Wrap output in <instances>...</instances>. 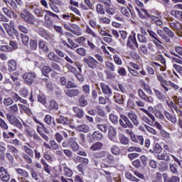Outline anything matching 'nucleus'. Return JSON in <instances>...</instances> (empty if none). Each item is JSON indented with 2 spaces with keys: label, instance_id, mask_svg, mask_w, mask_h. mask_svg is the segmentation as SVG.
Segmentation results:
<instances>
[{
  "label": "nucleus",
  "instance_id": "obj_8",
  "mask_svg": "<svg viewBox=\"0 0 182 182\" xmlns=\"http://www.w3.org/2000/svg\"><path fill=\"white\" fill-rule=\"evenodd\" d=\"M127 48L132 50H135L136 48H139V43L136 38V33H133L128 36L127 40Z\"/></svg>",
  "mask_w": 182,
  "mask_h": 182
},
{
  "label": "nucleus",
  "instance_id": "obj_43",
  "mask_svg": "<svg viewBox=\"0 0 182 182\" xmlns=\"http://www.w3.org/2000/svg\"><path fill=\"white\" fill-rule=\"evenodd\" d=\"M136 10L137 11L138 14L140 15L141 17H146V18H151V16L148 12L147 10L144 9H141V10L138 8H136Z\"/></svg>",
  "mask_w": 182,
  "mask_h": 182
},
{
  "label": "nucleus",
  "instance_id": "obj_38",
  "mask_svg": "<svg viewBox=\"0 0 182 182\" xmlns=\"http://www.w3.org/2000/svg\"><path fill=\"white\" fill-rule=\"evenodd\" d=\"M88 105V101L85 98V96L84 95H80V97L78 98V105L80 107H85Z\"/></svg>",
  "mask_w": 182,
  "mask_h": 182
},
{
  "label": "nucleus",
  "instance_id": "obj_42",
  "mask_svg": "<svg viewBox=\"0 0 182 182\" xmlns=\"http://www.w3.org/2000/svg\"><path fill=\"white\" fill-rule=\"evenodd\" d=\"M28 45L31 50L35 51L38 49V42L35 39H30Z\"/></svg>",
  "mask_w": 182,
  "mask_h": 182
},
{
  "label": "nucleus",
  "instance_id": "obj_60",
  "mask_svg": "<svg viewBox=\"0 0 182 182\" xmlns=\"http://www.w3.org/2000/svg\"><path fill=\"white\" fill-rule=\"evenodd\" d=\"M107 155V151H100L98 152H96L94 154V157L95 159H102L105 157Z\"/></svg>",
  "mask_w": 182,
  "mask_h": 182
},
{
  "label": "nucleus",
  "instance_id": "obj_51",
  "mask_svg": "<svg viewBox=\"0 0 182 182\" xmlns=\"http://www.w3.org/2000/svg\"><path fill=\"white\" fill-rule=\"evenodd\" d=\"M96 128L102 131V132H107L108 130L109 126L107 125V124L102 122V124H96Z\"/></svg>",
  "mask_w": 182,
  "mask_h": 182
},
{
  "label": "nucleus",
  "instance_id": "obj_5",
  "mask_svg": "<svg viewBox=\"0 0 182 182\" xmlns=\"http://www.w3.org/2000/svg\"><path fill=\"white\" fill-rule=\"evenodd\" d=\"M83 62L86 63L87 66L92 70L99 69V61L95 60V58L92 56L84 58Z\"/></svg>",
  "mask_w": 182,
  "mask_h": 182
},
{
  "label": "nucleus",
  "instance_id": "obj_7",
  "mask_svg": "<svg viewBox=\"0 0 182 182\" xmlns=\"http://www.w3.org/2000/svg\"><path fill=\"white\" fill-rule=\"evenodd\" d=\"M147 32L151 38V39H153V43L154 44V46L158 48L159 50H163L164 48V46H162L161 44H163V43L161 41V40L159 39L158 35L155 33V31H154L153 30H150L148 29Z\"/></svg>",
  "mask_w": 182,
  "mask_h": 182
},
{
  "label": "nucleus",
  "instance_id": "obj_48",
  "mask_svg": "<svg viewBox=\"0 0 182 182\" xmlns=\"http://www.w3.org/2000/svg\"><path fill=\"white\" fill-rule=\"evenodd\" d=\"M45 23H46V26L47 28H48L49 29H50V28L53 27V21L50 19V18L48 16V14H45Z\"/></svg>",
  "mask_w": 182,
  "mask_h": 182
},
{
  "label": "nucleus",
  "instance_id": "obj_16",
  "mask_svg": "<svg viewBox=\"0 0 182 182\" xmlns=\"http://www.w3.org/2000/svg\"><path fill=\"white\" fill-rule=\"evenodd\" d=\"M44 122L48 125V126H51V124H53V127L54 129H59V128H62L61 126H58V124L55 122V119L53 117H52L50 116V114H46L45 118H44Z\"/></svg>",
  "mask_w": 182,
  "mask_h": 182
},
{
  "label": "nucleus",
  "instance_id": "obj_1",
  "mask_svg": "<svg viewBox=\"0 0 182 182\" xmlns=\"http://www.w3.org/2000/svg\"><path fill=\"white\" fill-rule=\"evenodd\" d=\"M33 120L38 124L39 125L36 126V130L38 133V135L41 136L46 141L50 140L49 136L47 134H49L50 132L48 128L36 118V117H33Z\"/></svg>",
  "mask_w": 182,
  "mask_h": 182
},
{
  "label": "nucleus",
  "instance_id": "obj_61",
  "mask_svg": "<svg viewBox=\"0 0 182 182\" xmlns=\"http://www.w3.org/2000/svg\"><path fill=\"white\" fill-rule=\"evenodd\" d=\"M137 40L139 43H147L148 39L146 36L140 35V33L137 34Z\"/></svg>",
  "mask_w": 182,
  "mask_h": 182
},
{
  "label": "nucleus",
  "instance_id": "obj_40",
  "mask_svg": "<svg viewBox=\"0 0 182 182\" xmlns=\"http://www.w3.org/2000/svg\"><path fill=\"white\" fill-rule=\"evenodd\" d=\"M170 15L174 16L178 21H181L182 19V11L178 10H171L170 11Z\"/></svg>",
  "mask_w": 182,
  "mask_h": 182
},
{
  "label": "nucleus",
  "instance_id": "obj_6",
  "mask_svg": "<svg viewBox=\"0 0 182 182\" xmlns=\"http://www.w3.org/2000/svg\"><path fill=\"white\" fill-rule=\"evenodd\" d=\"M62 146L63 148L70 147L73 152L78 151L80 149L79 144L73 138H70V139L63 141Z\"/></svg>",
  "mask_w": 182,
  "mask_h": 182
},
{
  "label": "nucleus",
  "instance_id": "obj_3",
  "mask_svg": "<svg viewBox=\"0 0 182 182\" xmlns=\"http://www.w3.org/2000/svg\"><path fill=\"white\" fill-rule=\"evenodd\" d=\"M54 52L56 54L53 52H50L48 54L47 57L50 60L57 62L58 63H60L61 61L64 60L63 58H65L66 53L58 50V48H54Z\"/></svg>",
  "mask_w": 182,
  "mask_h": 182
},
{
  "label": "nucleus",
  "instance_id": "obj_26",
  "mask_svg": "<svg viewBox=\"0 0 182 182\" xmlns=\"http://www.w3.org/2000/svg\"><path fill=\"white\" fill-rule=\"evenodd\" d=\"M138 94L140 98L146 102H153V98L151 97H148L146 94V92L141 90L139 89L138 90Z\"/></svg>",
  "mask_w": 182,
  "mask_h": 182
},
{
  "label": "nucleus",
  "instance_id": "obj_41",
  "mask_svg": "<svg viewBox=\"0 0 182 182\" xmlns=\"http://www.w3.org/2000/svg\"><path fill=\"white\" fill-rule=\"evenodd\" d=\"M103 148V144L101 142H95L94 143L91 147L90 148L92 151H98Z\"/></svg>",
  "mask_w": 182,
  "mask_h": 182
},
{
  "label": "nucleus",
  "instance_id": "obj_28",
  "mask_svg": "<svg viewBox=\"0 0 182 182\" xmlns=\"http://www.w3.org/2000/svg\"><path fill=\"white\" fill-rule=\"evenodd\" d=\"M164 114L166 116V118L168 122H170L173 124L177 123L178 120H177L176 115H173V114H170L168 112V111H167V110H164Z\"/></svg>",
  "mask_w": 182,
  "mask_h": 182
},
{
  "label": "nucleus",
  "instance_id": "obj_9",
  "mask_svg": "<svg viewBox=\"0 0 182 182\" xmlns=\"http://www.w3.org/2000/svg\"><path fill=\"white\" fill-rule=\"evenodd\" d=\"M6 118L7 121L11 124H12V126H14V127H16L20 130L23 129V124L16 117H15L14 115H12L11 114H7L6 115Z\"/></svg>",
  "mask_w": 182,
  "mask_h": 182
},
{
  "label": "nucleus",
  "instance_id": "obj_37",
  "mask_svg": "<svg viewBox=\"0 0 182 182\" xmlns=\"http://www.w3.org/2000/svg\"><path fill=\"white\" fill-rule=\"evenodd\" d=\"M16 173L18 175V177H29L28 172L23 168H17L15 169Z\"/></svg>",
  "mask_w": 182,
  "mask_h": 182
},
{
  "label": "nucleus",
  "instance_id": "obj_45",
  "mask_svg": "<svg viewBox=\"0 0 182 182\" xmlns=\"http://www.w3.org/2000/svg\"><path fill=\"white\" fill-rule=\"evenodd\" d=\"M38 34L46 41H50L51 40L50 36L45 30H39Z\"/></svg>",
  "mask_w": 182,
  "mask_h": 182
},
{
  "label": "nucleus",
  "instance_id": "obj_39",
  "mask_svg": "<svg viewBox=\"0 0 182 182\" xmlns=\"http://www.w3.org/2000/svg\"><path fill=\"white\" fill-rule=\"evenodd\" d=\"M111 153H112L113 155L119 156V155L121 154L122 150H121V149L118 146V145L113 144V145H112V146H111Z\"/></svg>",
  "mask_w": 182,
  "mask_h": 182
},
{
  "label": "nucleus",
  "instance_id": "obj_25",
  "mask_svg": "<svg viewBox=\"0 0 182 182\" xmlns=\"http://www.w3.org/2000/svg\"><path fill=\"white\" fill-rule=\"evenodd\" d=\"M55 122L58 124H61L63 126H66L68 124H70L71 123V121L70 119H68L67 117H64L63 115H60L58 118L55 119Z\"/></svg>",
  "mask_w": 182,
  "mask_h": 182
},
{
  "label": "nucleus",
  "instance_id": "obj_10",
  "mask_svg": "<svg viewBox=\"0 0 182 182\" xmlns=\"http://www.w3.org/2000/svg\"><path fill=\"white\" fill-rule=\"evenodd\" d=\"M127 117L131 120L132 124V129L139 127L140 126V118L134 111H130L127 113Z\"/></svg>",
  "mask_w": 182,
  "mask_h": 182
},
{
  "label": "nucleus",
  "instance_id": "obj_14",
  "mask_svg": "<svg viewBox=\"0 0 182 182\" xmlns=\"http://www.w3.org/2000/svg\"><path fill=\"white\" fill-rule=\"evenodd\" d=\"M61 43L63 45V46L70 48L71 50H74L75 48H77L79 47V45L73 41L72 38H68V42L70 43H68V42L65 41V39L61 38L60 39Z\"/></svg>",
  "mask_w": 182,
  "mask_h": 182
},
{
  "label": "nucleus",
  "instance_id": "obj_56",
  "mask_svg": "<svg viewBox=\"0 0 182 182\" xmlns=\"http://www.w3.org/2000/svg\"><path fill=\"white\" fill-rule=\"evenodd\" d=\"M127 152H129V153H132V152L141 153L142 149L140 147L129 146V147L127 148Z\"/></svg>",
  "mask_w": 182,
  "mask_h": 182
},
{
  "label": "nucleus",
  "instance_id": "obj_55",
  "mask_svg": "<svg viewBox=\"0 0 182 182\" xmlns=\"http://www.w3.org/2000/svg\"><path fill=\"white\" fill-rule=\"evenodd\" d=\"M131 9L128 7H121V13L126 17H130Z\"/></svg>",
  "mask_w": 182,
  "mask_h": 182
},
{
  "label": "nucleus",
  "instance_id": "obj_52",
  "mask_svg": "<svg viewBox=\"0 0 182 182\" xmlns=\"http://www.w3.org/2000/svg\"><path fill=\"white\" fill-rule=\"evenodd\" d=\"M166 105L168 106V107H169L172 110L173 113L174 112V110L176 109V108L178 107L176 103V100H175V102H173V101L172 100L171 101L166 100Z\"/></svg>",
  "mask_w": 182,
  "mask_h": 182
},
{
  "label": "nucleus",
  "instance_id": "obj_35",
  "mask_svg": "<svg viewBox=\"0 0 182 182\" xmlns=\"http://www.w3.org/2000/svg\"><path fill=\"white\" fill-rule=\"evenodd\" d=\"M169 168H170L171 173H173V175L178 176L180 174V172L178 170V166L177 164H176V163L170 164Z\"/></svg>",
  "mask_w": 182,
  "mask_h": 182
},
{
  "label": "nucleus",
  "instance_id": "obj_2",
  "mask_svg": "<svg viewBox=\"0 0 182 182\" xmlns=\"http://www.w3.org/2000/svg\"><path fill=\"white\" fill-rule=\"evenodd\" d=\"M120 118L119 119V126L125 129V134L129 135L128 131L133 132V124L129 117L125 114H120Z\"/></svg>",
  "mask_w": 182,
  "mask_h": 182
},
{
  "label": "nucleus",
  "instance_id": "obj_54",
  "mask_svg": "<svg viewBox=\"0 0 182 182\" xmlns=\"http://www.w3.org/2000/svg\"><path fill=\"white\" fill-rule=\"evenodd\" d=\"M0 128L4 132L7 131L9 129V126L8 125V124L1 117H0Z\"/></svg>",
  "mask_w": 182,
  "mask_h": 182
},
{
  "label": "nucleus",
  "instance_id": "obj_59",
  "mask_svg": "<svg viewBox=\"0 0 182 182\" xmlns=\"http://www.w3.org/2000/svg\"><path fill=\"white\" fill-rule=\"evenodd\" d=\"M77 159L78 160V162L82 164L83 166H87L89 164L90 160L87 158H84L82 156H77Z\"/></svg>",
  "mask_w": 182,
  "mask_h": 182
},
{
  "label": "nucleus",
  "instance_id": "obj_23",
  "mask_svg": "<svg viewBox=\"0 0 182 182\" xmlns=\"http://www.w3.org/2000/svg\"><path fill=\"white\" fill-rule=\"evenodd\" d=\"M64 92L70 97H75L80 94V90L79 89L73 88L70 90H65Z\"/></svg>",
  "mask_w": 182,
  "mask_h": 182
},
{
  "label": "nucleus",
  "instance_id": "obj_33",
  "mask_svg": "<svg viewBox=\"0 0 182 182\" xmlns=\"http://www.w3.org/2000/svg\"><path fill=\"white\" fill-rule=\"evenodd\" d=\"M113 100L117 104L123 105L124 103L123 95L119 94V92H114Z\"/></svg>",
  "mask_w": 182,
  "mask_h": 182
},
{
  "label": "nucleus",
  "instance_id": "obj_30",
  "mask_svg": "<svg viewBox=\"0 0 182 182\" xmlns=\"http://www.w3.org/2000/svg\"><path fill=\"white\" fill-rule=\"evenodd\" d=\"M162 151H163V148L159 143H156L153 146V149L149 150V152L151 154H157L159 155L161 154Z\"/></svg>",
  "mask_w": 182,
  "mask_h": 182
},
{
  "label": "nucleus",
  "instance_id": "obj_22",
  "mask_svg": "<svg viewBox=\"0 0 182 182\" xmlns=\"http://www.w3.org/2000/svg\"><path fill=\"white\" fill-rule=\"evenodd\" d=\"M17 69V62L15 60H10L7 62V71L9 73H12V72L16 70Z\"/></svg>",
  "mask_w": 182,
  "mask_h": 182
},
{
  "label": "nucleus",
  "instance_id": "obj_21",
  "mask_svg": "<svg viewBox=\"0 0 182 182\" xmlns=\"http://www.w3.org/2000/svg\"><path fill=\"white\" fill-rule=\"evenodd\" d=\"M108 130V138L113 141H116L117 131L116 128L113 126H109L107 128Z\"/></svg>",
  "mask_w": 182,
  "mask_h": 182
},
{
  "label": "nucleus",
  "instance_id": "obj_46",
  "mask_svg": "<svg viewBox=\"0 0 182 182\" xmlns=\"http://www.w3.org/2000/svg\"><path fill=\"white\" fill-rule=\"evenodd\" d=\"M51 70L52 69L49 65H44L41 70V73L46 77H49V73Z\"/></svg>",
  "mask_w": 182,
  "mask_h": 182
},
{
  "label": "nucleus",
  "instance_id": "obj_27",
  "mask_svg": "<svg viewBox=\"0 0 182 182\" xmlns=\"http://www.w3.org/2000/svg\"><path fill=\"white\" fill-rule=\"evenodd\" d=\"M100 87L103 94L108 96L112 95V90L109 85H107L105 82H100Z\"/></svg>",
  "mask_w": 182,
  "mask_h": 182
},
{
  "label": "nucleus",
  "instance_id": "obj_20",
  "mask_svg": "<svg viewBox=\"0 0 182 182\" xmlns=\"http://www.w3.org/2000/svg\"><path fill=\"white\" fill-rule=\"evenodd\" d=\"M153 92L155 95V96L157 97V99L160 101V102H164L165 101L167 100V97H166V92L165 93H163V92L156 89V88H154L153 89Z\"/></svg>",
  "mask_w": 182,
  "mask_h": 182
},
{
  "label": "nucleus",
  "instance_id": "obj_11",
  "mask_svg": "<svg viewBox=\"0 0 182 182\" xmlns=\"http://www.w3.org/2000/svg\"><path fill=\"white\" fill-rule=\"evenodd\" d=\"M37 75L34 72L25 73L22 75V78L28 85H31L36 78Z\"/></svg>",
  "mask_w": 182,
  "mask_h": 182
},
{
  "label": "nucleus",
  "instance_id": "obj_13",
  "mask_svg": "<svg viewBox=\"0 0 182 182\" xmlns=\"http://www.w3.org/2000/svg\"><path fill=\"white\" fill-rule=\"evenodd\" d=\"M170 28L175 31L178 36L180 38L182 36V25L179 21L170 22Z\"/></svg>",
  "mask_w": 182,
  "mask_h": 182
},
{
  "label": "nucleus",
  "instance_id": "obj_50",
  "mask_svg": "<svg viewBox=\"0 0 182 182\" xmlns=\"http://www.w3.org/2000/svg\"><path fill=\"white\" fill-rule=\"evenodd\" d=\"M49 109L51 110H58L59 109V105L55 100L49 101Z\"/></svg>",
  "mask_w": 182,
  "mask_h": 182
},
{
  "label": "nucleus",
  "instance_id": "obj_58",
  "mask_svg": "<svg viewBox=\"0 0 182 182\" xmlns=\"http://www.w3.org/2000/svg\"><path fill=\"white\" fill-rule=\"evenodd\" d=\"M33 14L36 15L38 17H43L44 11L41 8H34Z\"/></svg>",
  "mask_w": 182,
  "mask_h": 182
},
{
  "label": "nucleus",
  "instance_id": "obj_29",
  "mask_svg": "<svg viewBox=\"0 0 182 182\" xmlns=\"http://www.w3.org/2000/svg\"><path fill=\"white\" fill-rule=\"evenodd\" d=\"M73 111L75 113V117H77L78 119H82L84 116V110L82 108L79 107H73Z\"/></svg>",
  "mask_w": 182,
  "mask_h": 182
},
{
  "label": "nucleus",
  "instance_id": "obj_4",
  "mask_svg": "<svg viewBox=\"0 0 182 182\" xmlns=\"http://www.w3.org/2000/svg\"><path fill=\"white\" fill-rule=\"evenodd\" d=\"M3 26L4 27L6 32L10 36H13L14 34L16 36H18V31L15 28V23L14 21L11 20L9 23H4Z\"/></svg>",
  "mask_w": 182,
  "mask_h": 182
},
{
  "label": "nucleus",
  "instance_id": "obj_53",
  "mask_svg": "<svg viewBox=\"0 0 182 182\" xmlns=\"http://www.w3.org/2000/svg\"><path fill=\"white\" fill-rule=\"evenodd\" d=\"M92 137L94 140H101L103 138V134L99 131H95L92 134Z\"/></svg>",
  "mask_w": 182,
  "mask_h": 182
},
{
  "label": "nucleus",
  "instance_id": "obj_32",
  "mask_svg": "<svg viewBox=\"0 0 182 182\" xmlns=\"http://www.w3.org/2000/svg\"><path fill=\"white\" fill-rule=\"evenodd\" d=\"M18 106L21 107V109L23 110L24 113H26L28 116H29L30 118L33 119V117H36V116L32 112L31 109L28 107H27L26 105L18 104Z\"/></svg>",
  "mask_w": 182,
  "mask_h": 182
},
{
  "label": "nucleus",
  "instance_id": "obj_47",
  "mask_svg": "<svg viewBox=\"0 0 182 182\" xmlns=\"http://www.w3.org/2000/svg\"><path fill=\"white\" fill-rule=\"evenodd\" d=\"M23 151L26 155L30 156L31 157H34V151L33 149L26 146V145H23Z\"/></svg>",
  "mask_w": 182,
  "mask_h": 182
},
{
  "label": "nucleus",
  "instance_id": "obj_44",
  "mask_svg": "<svg viewBox=\"0 0 182 182\" xmlns=\"http://www.w3.org/2000/svg\"><path fill=\"white\" fill-rule=\"evenodd\" d=\"M38 48L42 50L44 53L49 52V48H48L46 43L44 42L43 41H40L38 42Z\"/></svg>",
  "mask_w": 182,
  "mask_h": 182
},
{
  "label": "nucleus",
  "instance_id": "obj_62",
  "mask_svg": "<svg viewBox=\"0 0 182 182\" xmlns=\"http://www.w3.org/2000/svg\"><path fill=\"white\" fill-rule=\"evenodd\" d=\"M49 144L50 145V149L53 150H58L60 146L59 144L56 142L55 140L53 139L49 141Z\"/></svg>",
  "mask_w": 182,
  "mask_h": 182
},
{
  "label": "nucleus",
  "instance_id": "obj_34",
  "mask_svg": "<svg viewBox=\"0 0 182 182\" xmlns=\"http://www.w3.org/2000/svg\"><path fill=\"white\" fill-rule=\"evenodd\" d=\"M63 175L68 177H72L73 176V171L68 167L66 164H63Z\"/></svg>",
  "mask_w": 182,
  "mask_h": 182
},
{
  "label": "nucleus",
  "instance_id": "obj_15",
  "mask_svg": "<svg viewBox=\"0 0 182 182\" xmlns=\"http://www.w3.org/2000/svg\"><path fill=\"white\" fill-rule=\"evenodd\" d=\"M21 18L23 19V21L31 25L35 24V17L33 14H32L30 12H26V14H21Z\"/></svg>",
  "mask_w": 182,
  "mask_h": 182
},
{
  "label": "nucleus",
  "instance_id": "obj_12",
  "mask_svg": "<svg viewBox=\"0 0 182 182\" xmlns=\"http://www.w3.org/2000/svg\"><path fill=\"white\" fill-rule=\"evenodd\" d=\"M128 135L130 136L131 140L136 144L143 146L144 145V136L143 135H136L134 132L127 131Z\"/></svg>",
  "mask_w": 182,
  "mask_h": 182
},
{
  "label": "nucleus",
  "instance_id": "obj_24",
  "mask_svg": "<svg viewBox=\"0 0 182 182\" xmlns=\"http://www.w3.org/2000/svg\"><path fill=\"white\" fill-rule=\"evenodd\" d=\"M163 178L164 182H180V177L177 175L169 177L167 173H164Z\"/></svg>",
  "mask_w": 182,
  "mask_h": 182
},
{
  "label": "nucleus",
  "instance_id": "obj_57",
  "mask_svg": "<svg viewBox=\"0 0 182 182\" xmlns=\"http://www.w3.org/2000/svg\"><path fill=\"white\" fill-rule=\"evenodd\" d=\"M75 41L78 43L80 46L85 47V44L84 43L86 41V38L84 36L77 37L75 39Z\"/></svg>",
  "mask_w": 182,
  "mask_h": 182
},
{
  "label": "nucleus",
  "instance_id": "obj_36",
  "mask_svg": "<svg viewBox=\"0 0 182 182\" xmlns=\"http://www.w3.org/2000/svg\"><path fill=\"white\" fill-rule=\"evenodd\" d=\"M119 143L122 145L127 146V145H129V143H130L129 138H128V136H125L124 134H122V135L119 136Z\"/></svg>",
  "mask_w": 182,
  "mask_h": 182
},
{
  "label": "nucleus",
  "instance_id": "obj_64",
  "mask_svg": "<svg viewBox=\"0 0 182 182\" xmlns=\"http://www.w3.org/2000/svg\"><path fill=\"white\" fill-rule=\"evenodd\" d=\"M19 94L21 97H24L25 99L27 98V97L28 96L29 94V91L25 88V87H22L21 89V90L19 91Z\"/></svg>",
  "mask_w": 182,
  "mask_h": 182
},
{
  "label": "nucleus",
  "instance_id": "obj_17",
  "mask_svg": "<svg viewBox=\"0 0 182 182\" xmlns=\"http://www.w3.org/2000/svg\"><path fill=\"white\" fill-rule=\"evenodd\" d=\"M70 26L71 27L70 33L77 36H80L82 34V31L80 26L75 23H70Z\"/></svg>",
  "mask_w": 182,
  "mask_h": 182
},
{
  "label": "nucleus",
  "instance_id": "obj_31",
  "mask_svg": "<svg viewBox=\"0 0 182 182\" xmlns=\"http://www.w3.org/2000/svg\"><path fill=\"white\" fill-rule=\"evenodd\" d=\"M170 154L167 153L166 151H164L163 153L159 154L156 158L159 160H164V161H170L171 157H170Z\"/></svg>",
  "mask_w": 182,
  "mask_h": 182
},
{
  "label": "nucleus",
  "instance_id": "obj_49",
  "mask_svg": "<svg viewBox=\"0 0 182 182\" xmlns=\"http://www.w3.org/2000/svg\"><path fill=\"white\" fill-rule=\"evenodd\" d=\"M20 38H21L22 44L24 46L28 47V43L30 42L29 37L28 36H26V35H24V34L21 33L20 35Z\"/></svg>",
  "mask_w": 182,
  "mask_h": 182
},
{
  "label": "nucleus",
  "instance_id": "obj_63",
  "mask_svg": "<svg viewBox=\"0 0 182 182\" xmlns=\"http://www.w3.org/2000/svg\"><path fill=\"white\" fill-rule=\"evenodd\" d=\"M9 112L13 114H17L18 112V105H13L9 107Z\"/></svg>",
  "mask_w": 182,
  "mask_h": 182
},
{
  "label": "nucleus",
  "instance_id": "obj_18",
  "mask_svg": "<svg viewBox=\"0 0 182 182\" xmlns=\"http://www.w3.org/2000/svg\"><path fill=\"white\" fill-rule=\"evenodd\" d=\"M157 79L159 80V82H161V86L164 89V93H167L171 90V88H168V82L164 80L162 75H158Z\"/></svg>",
  "mask_w": 182,
  "mask_h": 182
},
{
  "label": "nucleus",
  "instance_id": "obj_19",
  "mask_svg": "<svg viewBox=\"0 0 182 182\" xmlns=\"http://www.w3.org/2000/svg\"><path fill=\"white\" fill-rule=\"evenodd\" d=\"M0 179L4 182H9L11 176L8 171L4 167H0Z\"/></svg>",
  "mask_w": 182,
  "mask_h": 182
}]
</instances>
